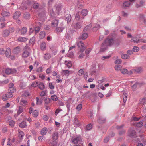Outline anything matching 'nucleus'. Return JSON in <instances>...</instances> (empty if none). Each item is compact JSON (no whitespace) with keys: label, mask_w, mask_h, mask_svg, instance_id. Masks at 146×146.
<instances>
[{"label":"nucleus","mask_w":146,"mask_h":146,"mask_svg":"<svg viewBox=\"0 0 146 146\" xmlns=\"http://www.w3.org/2000/svg\"><path fill=\"white\" fill-rule=\"evenodd\" d=\"M115 41L113 39H106L102 44L100 48V52H104L106 50L109 46L113 44Z\"/></svg>","instance_id":"nucleus-1"},{"label":"nucleus","mask_w":146,"mask_h":146,"mask_svg":"<svg viewBox=\"0 0 146 146\" xmlns=\"http://www.w3.org/2000/svg\"><path fill=\"white\" fill-rule=\"evenodd\" d=\"M131 41L136 43H138L141 42L145 43L146 41L145 40L140 39L136 37L132 38Z\"/></svg>","instance_id":"nucleus-2"},{"label":"nucleus","mask_w":146,"mask_h":146,"mask_svg":"<svg viewBox=\"0 0 146 146\" xmlns=\"http://www.w3.org/2000/svg\"><path fill=\"white\" fill-rule=\"evenodd\" d=\"M33 108L32 107H30L29 109V113L31 114L32 113L33 116L34 117H36L38 115V112L36 110H35L33 111Z\"/></svg>","instance_id":"nucleus-3"},{"label":"nucleus","mask_w":146,"mask_h":146,"mask_svg":"<svg viewBox=\"0 0 146 146\" xmlns=\"http://www.w3.org/2000/svg\"><path fill=\"white\" fill-rule=\"evenodd\" d=\"M10 31L7 29L3 30L2 33L1 35L3 37H7L9 35Z\"/></svg>","instance_id":"nucleus-4"},{"label":"nucleus","mask_w":146,"mask_h":146,"mask_svg":"<svg viewBox=\"0 0 146 146\" xmlns=\"http://www.w3.org/2000/svg\"><path fill=\"white\" fill-rule=\"evenodd\" d=\"M77 46L78 48L80 49L81 51H84L85 49L84 47V43L81 41L79 42L77 44Z\"/></svg>","instance_id":"nucleus-5"},{"label":"nucleus","mask_w":146,"mask_h":146,"mask_svg":"<svg viewBox=\"0 0 146 146\" xmlns=\"http://www.w3.org/2000/svg\"><path fill=\"white\" fill-rule=\"evenodd\" d=\"M58 137V133L57 131L53 132L52 134V138L53 140H56Z\"/></svg>","instance_id":"nucleus-6"},{"label":"nucleus","mask_w":146,"mask_h":146,"mask_svg":"<svg viewBox=\"0 0 146 146\" xmlns=\"http://www.w3.org/2000/svg\"><path fill=\"white\" fill-rule=\"evenodd\" d=\"M14 84L13 83H10L9 84V91L12 92H14L15 91V89L13 88Z\"/></svg>","instance_id":"nucleus-7"},{"label":"nucleus","mask_w":146,"mask_h":146,"mask_svg":"<svg viewBox=\"0 0 146 146\" xmlns=\"http://www.w3.org/2000/svg\"><path fill=\"white\" fill-rule=\"evenodd\" d=\"M136 133L135 131L133 129H130L128 132V135L129 136H133L135 135Z\"/></svg>","instance_id":"nucleus-8"},{"label":"nucleus","mask_w":146,"mask_h":146,"mask_svg":"<svg viewBox=\"0 0 146 146\" xmlns=\"http://www.w3.org/2000/svg\"><path fill=\"white\" fill-rule=\"evenodd\" d=\"M74 28L76 30H78L80 29L82 26L80 23L78 22L74 25Z\"/></svg>","instance_id":"nucleus-9"},{"label":"nucleus","mask_w":146,"mask_h":146,"mask_svg":"<svg viewBox=\"0 0 146 146\" xmlns=\"http://www.w3.org/2000/svg\"><path fill=\"white\" fill-rule=\"evenodd\" d=\"M20 104L21 105L25 106L28 105V102L26 100L22 99L21 100Z\"/></svg>","instance_id":"nucleus-10"},{"label":"nucleus","mask_w":146,"mask_h":146,"mask_svg":"<svg viewBox=\"0 0 146 146\" xmlns=\"http://www.w3.org/2000/svg\"><path fill=\"white\" fill-rule=\"evenodd\" d=\"M48 132V129L46 127H44L40 131L41 135L44 136Z\"/></svg>","instance_id":"nucleus-11"},{"label":"nucleus","mask_w":146,"mask_h":146,"mask_svg":"<svg viewBox=\"0 0 146 146\" xmlns=\"http://www.w3.org/2000/svg\"><path fill=\"white\" fill-rule=\"evenodd\" d=\"M20 16V13L19 11L16 12L13 17V18L14 19H16L18 18Z\"/></svg>","instance_id":"nucleus-12"},{"label":"nucleus","mask_w":146,"mask_h":146,"mask_svg":"<svg viewBox=\"0 0 146 146\" xmlns=\"http://www.w3.org/2000/svg\"><path fill=\"white\" fill-rule=\"evenodd\" d=\"M58 21L57 20H53L52 23V27H57L58 24Z\"/></svg>","instance_id":"nucleus-13"},{"label":"nucleus","mask_w":146,"mask_h":146,"mask_svg":"<svg viewBox=\"0 0 146 146\" xmlns=\"http://www.w3.org/2000/svg\"><path fill=\"white\" fill-rule=\"evenodd\" d=\"M72 141L73 143L76 144L80 142V138L78 137H75L72 139Z\"/></svg>","instance_id":"nucleus-14"},{"label":"nucleus","mask_w":146,"mask_h":146,"mask_svg":"<svg viewBox=\"0 0 146 146\" xmlns=\"http://www.w3.org/2000/svg\"><path fill=\"white\" fill-rule=\"evenodd\" d=\"M11 50L9 48H8L5 51V54L7 58H9L11 54Z\"/></svg>","instance_id":"nucleus-15"},{"label":"nucleus","mask_w":146,"mask_h":146,"mask_svg":"<svg viewBox=\"0 0 146 146\" xmlns=\"http://www.w3.org/2000/svg\"><path fill=\"white\" fill-rule=\"evenodd\" d=\"M17 40L19 42H23L27 41L28 38L25 37H20L18 38Z\"/></svg>","instance_id":"nucleus-16"},{"label":"nucleus","mask_w":146,"mask_h":146,"mask_svg":"<svg viewBox=\"0 0 146 146\" xmlns=\"http://www.w3.org/2000/svg\"><path fill=\"white\" fill-rule=\"evenodd\" d=\"M29 52L27 50H25L22 54V57L23 58H26L29 55Z\"/></svg>","instance_id":"nucleus-17"},{"label":"nucleus","mask_w":146,"mask_h":146,"mask_svg":"<svg viewBox=\"0 0 146 146\" xmlns=\"http://www.w3.org/2000/svg\"><path fill=\"white\" fill-rule=\"evenodd\" d=\"M1 14L3 17H5L9 16L10 15V13L9 12L6 11H3Z\"/></svg>","instance_id":"nucleus-18"},{"label":"nucleus","mask_w":146,"mask_h":146,"mask_svg":"<svg viewBox=\"0 0 146 146\" xmlns=\"http://www.w3.org/2000/svg\"><path fill=\"white\" fill-rule=\"evenodd\" d=\"M88 14V11L87 10L84 9L82 10L81 11V14L82 16H86Z\"/></svg>","instance_id":"nucleus-19"},{"label":"nucleus","mask_w":146,"mask_h":146,"mask_svg":"<svg viewBox=\"0 0 146 146\" xmlns=\"http://www.w3.org/2000/svg\"><path fill=\"white\" fill-rule=\"evenodd\" d=\"M40 47L42 50H44L46 48V44L45 42H42L41 44Z\"/></svg>","instance_id":"nucleus-20"},{"label":"nucleus","mask_w":146,"mask_h":146,"mask_svg":"<svg viewBox=\"0 0 146 146\" xmlns=\"http://www.w3.org/2000/svg\"><path fill=\"white\" fill-rule=\"evenodd\" d=\"M23 109L22 107L21 106H19L18 111H17V114L18 115H19L20 113H21L23 111Z\"/></svg>","instance_id":"nucleus-21"},{"label":"nucleus","mask_w":146,"mask_h":146,"mask_svg":"<svg viewBox=\"0 0 146 146\" xmlns=\"http://www.w3.org/2000/svg\"><path fill=\"white\" fill-rule=\"evenodd\" d=\"M84 17H80V15L79 12L76 13L75 16V19L77 20H79L80 19H83Z\"/></svg>","instance_id":"nucleus-22"},{"label":"nucleus","mask_w":146,"mask_h":146,"mask_svg":"<svg viewBox=\"0 0 146 146\" xmlns=\"http://www.w3.org/2000/svg\"><path fill=\"white\" fill-rule=\"evenodd\" d=\"M62 72L64 75L66 76H68L70 74V72L68 70H63Z\"/></svg>","instance_id":"nucleus-23"},{"label":"nucleus","mask_w":146,"mask_h":146,"mask_svg":"<svg viewBox=\"0 0 146 146\" xmlns=\"http://www.w3.org/2000/svg\"><path fill=\"white\" fill-rule=\"evenodd\" d=\"M83 52L80 50V51L78 52V54L79 55V58L82 59L84 57V55L83 53Z\"/></svg>","instance_id":"nucleus-24"},{"label":"nucleus","mask_w":146,"mask_h":146,"mask_svg":"<svg viewBox=\"0 0 146 146\" xmlns=\"http://www.w3.org/2000/svg\"><path fill=\"white\" fill-rule=\"evenodd\" d=\"M45 33L44 31H41L39 34V37L40 39L43 38L45 36Z\"/></svg>","instance_id":"nucleus-25"},{"label":"nucleus","mask_w":146,"mask_h":146,"mask_svg":"<svg viewBox=\"0 0 146 146\" xmlns=\"http://www.w3.org/2000/svg\"><path fill=\"white\" fill-rule=\"evenodd\" d=\"M38 88L41 90H43L45 87V86L43 83L39 82H38Z\"/></svg>","instance_id":"nucleus-26"},{"label":"nucleus","mask_w":146,"mask_h":146,"mask_svg":"<svg viewBox=\"0 0 146 146\" xmlns=\"http://www.w3.org/2000/svg\"><path fill=\"white\" fill-rule=\"evenodd\" d=\"M65 64L69 68H70L72 65V63L70 61H65Z\"/></svg>","instance_id":"nucleus-27"},{"label":"nucleus","mask_w":146,"mask_h":146,"mask_svg":"<svg viewBox=\"0 0 146 146\" xmlns=\"http://www.w3.org/2000/svg\"><path fill=\"white\" fill-rule=\"evenodd\" d=\"M127 94L126 93H123V102L124 103L126 102L127 99Z\"/></svg>","instance_id":"nucleus-28"},{"label":"nucleus","mask_w":146,"mask_h":146,"mask_svg":"<svg viewBox=\"0 0 146 146\" xmlns=\"http://www.w3.org/2000/svg\"><path fill=\"white\" fill-rule=\"evenodd\" d=\"M88 36V35L86 33H84L81 35V38L82 40H84Z\"/></svg>","instance_id":"nucleus-29"},{"label":"nucleus","mask_w":146,"mask_h":146,"mask_svg":"<svg viewBox=\"0 0 146 146\" xmlns=\"http://www.w3.org/2000/svg\"><path fill=\"white\" fill-rule=\"evenodd\" d=\"M100 27V25L98 24L96 25L93 27L92 30L93 31H96Z\"/></svg>","instance_id":"nucleus-30"},{"label":"nucleus","mask_w":146,"mask_h":146,"mask_svg":"<svg viewBox=\"0 0 146 146\" xmlns=\"http://www.w3.org/2000/svg\"><path fill=\"white\" fill-rule=\"evenodd\" d=\"M44 57L45 60H48L50 58L51 55L50 54L47 53L44 54Z\"/></svg>","instance_id":"nucleus-31"},{"label":"nucleus","mask_w":146,"mask_h":146,"mask_svg":"<svg viewBox=\"0 0 146 146\" xmlns=\"http://www.w3.org/2000/svg\"><path fill=\"white\" fill-rule=\"evenodd\" d=\"M134 71H135L136 72L139 73L140 72L142 71V69L141 67L138 68H135L133 70H132L131 71V72H133Z\"/></svg>","instance_id":"nucleus-32"},{"label":"nucleus","mask_w":146,"mask_h":146,"mask_svg":"<svg viewBox=\"0 0 146 146\" xmlns=\"http://www.w3.org/2000/svg\"><path fill=\"white\" fill-rule=\"evenodd\" d=\"M92 25L91 24H90L86 26L84 28V31H86L88 30H89L91 29Z\"/></svg>","instance_id":"nucleus-33"},{"label":"nucleus","mask_w":146,"mask_h":146,"mask_svg":"<svg viewBox=\"0 0 146 146\" xmlns=\"http://www.w3.org/2000/svg\"><path fill=\"white\" fill-rule=\"evenodd\" d=\"M38 82L36 81L33 82L31 85V86L33 87H36L38 86Z\"/></svg>","instance_id":"nucleus-34"},{"label":"nucleus","mask_w":146,"mask_h":146,"mask_svg":"<svg viewBox=\"0 0 146 146\" xmlns=\"http://www.w3.org/2000/svg\"><path fill=\"white\" fill-rule=\"evenodd\" d=\"M130 57L127 54H123L121 56V58L124 59H128Z\"/></svg>","instance_id":"nucleus-35"},{"label":"nucleus","mask_w":146,"mask_h":146,"mask_svg":"<svg viewBox=\"0 0 146 146\" xmlns=\"http://www.w3.org/2000/svg\"><path fill=\"white\" fill-rule=\"evenodd\" d=\"M19 126L21 128H24L26 126V123L24 121L22 122L19 124Z\"/></svg>","instance_id":"nucleus-36"},{"label":"nucleus","mask_w":146,"mask_h":146,"mask_svg":"<svg viewBox=\"0 0 146 146\" xmlns=\"http://www.w3.org/2000/svg\"><path fill=\"white\" fill-rule=\"evenodd\" d=\"M121 72L123 74H128V70L126 69H122L121 70Z\"/></svg>","instance_id":"nucleus-37"},{"label":"nucleus","mask_w":146,"mask_h":146,"mask_svg":"<svg viewBox=\"0 0 146 146\" xmlns=\"http://www.w3.org/2000/svg\"><path fill=\"white\" fill-rule=\"evenodd\" d=\"M130 5V3L128 1H125L123 3V6L125 7H129Z\"/></svg>","instance_id":"nucleus-38"},{"label":"nucleus","mask_w":146,"mask_h":146,"mask_svg":"<svg viewBox=\"0 0 146 146\" xmlns=\"http://www.w3.org/2000/svg\"><path fill=\"white\" fill-rule=\"evenodd\" d=\"M27 31V28L26 27H23L21 30V34H25Z\"/></svg>","instance_id":"nucleus-39"},{"label":"nucleus","mask_w":146,"mask_h":146,"mask_svg":"<svg viewBox=\"0 0 146 146\" xmlns=\"http://www.w3.org/2000/svg\"><path fill=\"white\" fill-rule=\"evenodd\" d=\"M115 70L117 71H118L120 70L121 69V68H122V67L121 66L119 65H117L115 66Z\"/></svg>","instance_id":"nucleus-40"},{"label":"nucleus","mask_w":146,"mask_h":146,"mask_svg":"<svg viewBox=\"0 0 146 146\" xmlns=\"http://www.w3.org/2000/svg\"><path fill=\"white\" fill-rule=\"evenodd\" d=\"M84 71V69H80L78 71V74L80 76L82 75L83 74Z\"/></svg>","instance_id":"nucleus-41"},{"label":"nucleus","mask_w":146,"mask_h":146,"mask_svg":"<svg viewBox=\"0 0 146 146\" xmlns=\"http://www.w3.org/2000/svg\"><path fill=\"white\" fill-rule=\"evenodd\" d=\"M36 104L37 105H40L42 104V101L41 99H40L38 97H36Z\"/></svg>","instance_id":"nucleus-42"},{"label":"nucleus","mask_w":146,"mask_h":146,"mask_svg":"<svg viewBox=\"0 0 146 146\" xmlns=\"http://www.w3.org/2000/svg\"><path fill=\"white\" fill-rule=\"evenodd\" d=\"M51 98L54 101H56L58 100V98L56 95L51 96Z\"/></svg>","instance_id":"nucleus-43"},{"label":"nucleus","mask_w":146,"mask_h":146,"mask_svg":"<svg viewBox=\"0 0 146 146\" xmlns=\"http://www.w3.org/2000/svg\"><path fill=\"white\" fill-rule=\"evenodd\" d=\"M66 19L67 20V23L69 22L70 21L71 18V15L70 14H68L67 15H66Z\"/></svg>","instance_id":"nucleus-44"},{"label":"nucleus","mask_w":146,"mask_h":146,"mask_svg":"<svg viewBox=\"0 0 146 146\" xmlns=\"http://www.w3.org/2000/svg\"><path fill=\"white\" fill-rule=\"evenodd\" d=\"M50 146H56L57 145V142L56 140H53V141H51L50 142Z\"/></svg>","instance_id":"nucleus-45"},{"label":"nucleus","mask_w":146,"mask_h":146,"mask_svg":"<svg viewBox=\"0 0 146 146\" xmlns=\"http://www.w3.org/2000/svg\"><path fill=\"white\" fill-rule=\"evenodd\" d=\"M24 135V134L23 131H20L19 133V137L21 139H22Z\"/></svg>","instance_id":"nucleus-46"},{"label":"nucleus","mask_w":146,"mask_h":146,"mask_svg":"<svg viewBox=\"0 0 146 146\" xmlns=\"http://www.w3.org/2000/svg\"><path fill=\"white\" fill-rule=\"evenodd\" d=\"M15 123V122L13 120H11L9 122V125L11 127H13Z\"/></svg>","instance_id":"nucleus-47"},{"label":"nucleus","mask_w":146,"mask_h":146,"mask_svg":"<svg viewBox=\"0 0 146 146\" xmlns=\"http://www.w3.org/2000/svg\"><path fill=\"white\" fill-rule=\"evenodd\" d=\"M138 85H139L138 83H136L131 86V88L133 91H135V90Z\"/></svg>","instance_id":"nucleus-48"},{"label":"nucleus","mask_w":146,"mask_h":146,"mask_svg":"<svg viewBox=\"0 0 146 146\" xmlns=\"http://www.w3.org/2000/svg\"><path fill=\"white\" fill-rule=\"evenodd\" d=\"M143 125V123L141 121H140L136 123L135 125L137 127H141Z\"/></svg>","instance_id":"nucleus-49"},{"label":"nucleus","mask_w":146,"mask_h":146,"mask_svg":"<svg viewBox=\"0 0 146 146\" xmlns=\"http://www.w3.org/2000/svg\"><path fill=\"white\" fill-rule=\"evenodd\" d=\"M146 101V99L145 98H143L142 99H141L139 102L140 104H144Z\"/></svg>","instance_id":"nucleus-50"},{"label":"nucleus","mask_w":146,"mask_h":146,"mask_svg":"<svg viewBox=\"0 0 146 146\" xmlns=\"http://www.w3.org/2000/svg\"><path fill=\"white\" fill-rule=\"evenodd\" d=\"M13 52L15 53H18L20 52V49L18 47L15 48L13 50Z\"/></svg>","instance_id":"nucleus-51"},{"label":"nucleus","mask_w":146,"mask_h":146,"mask_svg":"<svg viewBox=\"0 0 146 146\" xmlns=\"http://www.w3.org/2000/svg\"><path fill=\"white\" fill-rule=\"evenodd\" d=\"M98 121L100 123H104L105 122V119L103 118H101L99 119Z\"/></svg>","instance_id":"nucleus-52"},{"label":"nucleus","mask_w":146,"mask_h":146,"mask_svg":"<svg viewBox=\"0 0 146 146\" xmlns=\"http://www.w3.org/2000/svg\"><path fill=\"white\" fill-rule=\"evenodd\" d=\"M51 100L50 98H46L44 100L45 103L46 104H48L50 102Z\"/></svg>","instance_id":"nucleus-53"},{"label":"nucleus","mask_w":146,"mask_h":146,"mask_svg":"<svg viewBox=\"0 0 146 146\" xmlns=\"http://www.w3.org/2000/svg\"><path fill=\"white\" fill-rule=\"evenodd\" d=\"M139 50V48L137 46H134L133 48V52H136Z\"/></svg>","instance_id":"nucleus-54"},{"label":"nucleus","mask_w":146,"mask_h":146,"mask_svg":"<svg viewBox=\"0 0 146 146\" xmlns=\"http://www.w3.org/2000/svg\"><path fill=\"white\" fill-rule=\"evenodd\" d=\"M62 7V6L61 4L58 5L56 7V9L58 11H60L61 10V8Z\"/></svg>","instance_id":"nucleus-55"},{"label":"nucleus","mask_w":146,"mask_h":146,"mask_svg":"<svg viewBox=\"0 0 146 146\" xmlns=\"http://www.w3.org/2000/svg\"><path fill=\"white\" fill-rule=\"evenodd\" d=\"M35 30L36 33H38L40 30V28L38 26H35Z\"/></svg>","instance_id":"nucleus-56"},{"label":"nucleus","mask_w":146,"mask_h":146,"mask_svg":"<svg viewBox=\"0 0 146 146\" xmlns=\"http://www.w3.org/2000/svg\"><path fill=\"white\" fill-rule=\"evenodd\" d=\"M11 69L10 68H7L5 72L7 74H11Z\"/></svg>","instance_id":"nucleus-57"},{"label":"nucleus","mask_w":146,"mask_h":146,"mask_svg":"<svg viewBox=\"0 0 146 146\" xmlns=\"http://www.w3.org/2000/svg\"><path fill=\"white\" fill-rule=\"evenodd\" d=\"M12 92H11L6 94L7 96V97L8 98H10L13 96V95L12 94Z\"/></svg>","instance_id":"nucleus-58"},{"label":"nucleus","mask_w":146,"mask_h":146,"mask_svg":"<svg viewBox=\"0 0 146 146\" xmlns=\"http://www.w3.org/2000/svg\"><path fill=\"white\" fill-rule=\"evenodd\" d=\"M24 17L26 19H28L30 18V15L27 13H25L24 14Z\"/></svg>","instance_id":"nucleus-59"},{"label":"nucleus","mask_w":146,"mask_h":146,"mask_svg":"<svg viewBox=\"0 0 146 146\" xmlns=\"http://www.w3.org/2000/svg\"><path fill=\"white\" fill-rule=\"evenodd\" d=\"M82 106L81 104H79L77 106L76 109L78 111H80L81 110L82 108Z\"/></svg>","instance_id":"nucleus-60"},{"label":"nucleus","mask_w":146,"mask_h":146,"mask_svg":"<svg viewBox=\"0 0 146 146\" xmlns=\"http://www.w3.org/2000/svg\"><path fill=\"white\" fill-rule=\"evenodd\" d=\"M35 39V37H33L29 41V43L31 44H33L34 42Z\"/></svg>","instance_id":"nucleus-61"},{"label":"nucleus","mask_w":146,"mask_h":146,"mask_svg":"<svg viewBox=\"0 0 146 146\" xmlns=\"http://www.w3.org/2000/svg\"><path fill=\"white\" fill-rule=\"evenodd\" d=\"M39 6V5L37 3H34L33 5V7L34 9H37Z\"/></svg>","instance_id":"nucleus-62"},{"label":"nucleus","mask_w":146,"mask_h":146,"mask_svg":"<svg viewBox=\"0 0 146 146\" xmlns=\"http://www.w3.org/2000/svg\"><path fill=\"white\" fill-rule=\"evenodd\" d=\"M48 86L49 88L52 90L54 88V86L51 82H50L49 83Z\"/></svg>","instance_id":"nucleus-63"},{"label":"nucleus","mask_w":146,"mask_h":146,"mask_svg":"<svg viewBox=\"0 0 146 146\" xmlns=\"http://www.w3.org/2000/svg\"><path fill=\"white\" fill-rule=\"evenodd\" d=\"M92 128V125L91 124H89L88 125L86 126V129L88 130H90Z\"/></svg>","instance_id":"nucleus-64"}]
</instances>
